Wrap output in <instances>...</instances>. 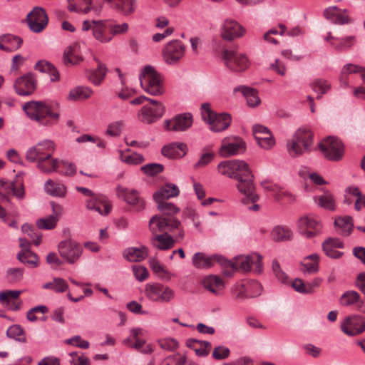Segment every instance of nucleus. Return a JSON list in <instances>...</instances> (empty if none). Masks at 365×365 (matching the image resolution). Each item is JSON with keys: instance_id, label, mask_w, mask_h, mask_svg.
<instances>
[{"instance_id": "obj_1", "label": "nucleus", "mask_w": 365, "mask_h": 365, "mask_svg": "<svg viewBox=\"0 0 365 365\" xmlns=\"http://www.w3.org/2000/svg\"><path fill=\"white\" fill-rule=\"evenodd\" d=\"M218 172L237 181V188L240 192L249 197L253 202L259 196L255 193L253 175L248 164L244 160H230L221 162L217 166Z\"/></svg>"}, {"instance_id": "obj_2", "label": "nucleus", "mask_w": 365, "mask_h": 365, "mask_svg": "<svg viewBox=\"0 0 365 365\" xmlns=\"http://www.w3.org/2000/svg\"><path fill=\"white\" fill-rule=\"evenodd\" d=\"M180 226V222L177 218L153 216L148 222L149 230L151 232L150 245L160 250L170 249L174 246L175 240L168 234V232H173Z\"/></svg>"}, {"instance_id": "obj_3", "label": "nucleus", "mask_w": 365, "mask_h": 365, "mask_svg": "<svg viewBox=\"0 0 365 365\" xmlns=\"http://www.w3.org/2000/svg\"><path fill=\"white\" fill-rule=\"evenodd\" d=\"M23 109L27 116L39 125L52 126L59 118V113L53 109L51 104L45 101H30L26 103Z\"/></svg>"}, {"instance_id": "obj_4", "label": "nucleus", "mask_w": 365, "mask_h": 365, "mask_svg": "<svg viewBox=\"0 0 365 365\" xmlns=\"http://www.w3.org/2000/svg\"><path fill=\"white\" fill-rule=\"evenodd\" d=\"M143 89L152 96H160L164 93L162 76L150 65L145 66L139 75Z\"/></svg>"}, {"instance_id": "obj_5", "label": "nucleus", "mask_w": 365, "mask_h": 365, "mask_svg": "<svg viewBox=\"0 0 365 365\" xmlns=\"http://www.w3.org/2000/svg\"><path fill=\"white\" fill-rule=\"evenodd\" d=\"M313 145V133L307 128H299L292 139L287 143V150L292 157H298L309 152Z\"/></svg>"}, {"instance_id": "obj_6", "label": "nucleus", "mask_w": 365, "mask_h": 365, "mask_svg": "<svg viewBox=\"0 0 365 365\" xmlns=\"http://www.w3.org/2000/svg\"><path fill=\"white\" fill-rule=\"evenodd\" d=\"M202 118L204 121L207 122L210 129L214 132H221L226 130L232 122L231 115L228 113L215 114L211 108L210 104L204 103L201 106Z\"/></svg>"}, {"instance_id": "obj_7", "label": "nucleus", "mask_w": 365, "mask_h": 365, "mask_svg": "<svg viewBox=\"0 0 365 365\" xmlns=\"http://www.w3.org/2000/svg\"><path fill=\"white\" fill-rule=\"evenodd\" d=\"M262 257L258 253H252L246 257H239L236 258L235 262L227 260L224 258L222 261V266L225 267H231L235 271H242L247 272L250 271L252 265H255V272L261 273L262 272Z\"/></svg>"}, {"instance_id": "obj_8", "label": "nucleus", "mask_w": 365, "mask_h": 365, "mask_svg": "<svg viewBox=\"0 0 365 365\" xmlns=\"http://www.w3.org/2000/svg\"><path fill=\"white\" fill-rule=\"evenodd\" d=\"M76 190L83 195L89 197L86 202V207L88 210H93L104 215H108L110 212L111 206L106 196L96 194L91 190L83 187H77Z\"/></svg>"}, {"instance_id": "obj_9", "label": "nucleus", "mask_w": 365, "mask_h": 365, "mask_svg": "<svg viewBox=\"0 0 365 365\" xmlns=\"http://www.w3.org/2000/svg\"><path fill=\"white\" fill-rule=\"evenodd\" d=\"M146 297L153 302L168 303L175 297V291L160 283L148 284L145 289Z\"/></svg>"}, {"instance_id": "obj_10", "label": "nucleus", "mask_w": 365, "mask_h": 365, "mask_svg": "<svg viewBox=\"0 0 365 365\" xmlns=\"http://www.w3.org/2000/svg\"><path fill=\"white\" fill-rule=\"evenodd\" d=\"M319 148L324 157L333 161H339L344 153V146L341 140L329 136L319 143Z\"/></svg>"}, {"instance_id": "obj_11", "label": "nucleus", "mask_w": 365, "mask_h": 365, "mask_svg": "<svg viewBox=\"0 0 365 365\" xmlns=\"http://www.w3.org/2000/svg\"><path fill=\"white\" fill-rule=\"evenodd\" d=\"M58 250L60 256L68 264L76 262L83 253V248L76 242L68 239L59 242Z\"/></svg>"}, {"instance_id": "obj_12", "label": "nucleus", "mask_w": 365, "mask_h": 365, "mask_svg": "<svg viewBox=\"0 0 365 365\" xmlns=\"http://www.w3.org/2000/svg\"><path fill=\"white\" fill-rule=\"evenodd\" d=\"M55 150L56 145L53 141L44 140L29 148L26 153L25 158L30 163L37 162L48 154L52 155Z\"/></svg>"}, {"instance_id": "obj_13", "label": "nucleus", "mask_w": 365, "mask_h": 365, "mask_svg": "<svg viewBox=\"0 0 365 365\" xmlns=\"http://www.w3.org/2000/svg\"><path fill=\"white\" fill-rule=\"evenodd\" d=\"M150 105L144 106L138 113V119L139 121L150 124L160 118L164 113V106L158 101L149 99Z\"/></svg>"}, {"instance_id": "obj_14", "label": "nucleus", "mask_w": 365, "mask_h": 365, "mask_svg": "<svg viewBox=\"0 0 365 365\" xmlns=\"http://www.w3.org/2000/svg\"><path fill=\"white\" fill-rule=\"evenodd\" d=\"M299 232L307 238H312L319 235L322 231L321 222L312 215H304L297 222Z\"/></svg>"}, {"instance_id": "obj_15", "label": "nucleus", "mask_w": 365, "mask_h": 365, "mask_svg": "<svg viewBox=\"0 0 365 365\" xmlns=\"http://www.w3.org/2000/svg\"><path fill=\"white\" fill-rule=\"evenodd\" d=\"M185 52V46L179 40L168 43L163 50L165 62L169 65L177 64L182 58Z\"/></svg>"}, {"instance_id": "obj_16", "label": "nucleus", "mask_w": 365, "mask_h": 365, "mask_svg": "<svg viewBox=\"0 0 365 365\" xmlns=\"http://www.w3.org/2000/svg\"><path fill=\"white\" fill-rule=\"evenodd\" d=\"M222 61L230 70L235 72L244 71L249 66L248 60L245 55L232 50L223 51Z\"/></svg>"}, {"instance_id": "obj_17", "label": "nucleus", "mask_w": 365, "mask_h": 365, "mask_svg": "<svg viewBox=\"0 0 365 365\" xmlns=\"http://www.w3.org/2000/svg\"><path fill=\"white\" fill-rule=\"evenodd\" d=\"M340 327L345 334L357 336L365 331V317L359 314L348 316L341 322Z\"/></svg>"}, {"instance_id": "obj_18", "label": "nucleus", "mask_w": 365, "mask_h": 365, "mask_svg": "<svg viewBox=\"0 0 365 365\" xmlns=\"http://www.w3.org/2000/svg\"><path fill=\"white\" fill-rule=\"evenodd\" d=\"M14 88L19 96L31 95L37 88L36 76L31 72L27 73L15 81Z\"/></svg>"}, {"instance_id": "obj_19", "label": "nucleus", "mask_w": 365, "mask_h": 365, "mask_svg": "<svg viewBox=\"0 0 365 365\" xmlns=\"http://www.w3.org/2000/svg\"><path fill=\"white\" fill-rule=\"evenodd\" d=\"M27 21L32 31L39 33L47 26L48 18L43 9L36 7L27 15Z\"/></svg>"}, {"instance_id": "obj_20", "label": "nucleus", "mask_w": 365, "mask_h": 365, "mask_svg": "<svg viewBox=\"0 0 365 365\" xmlns=\"http://www.w3.org/2000/svg\"><path fill=\"white\" fill-rule=\"evenodd\" d=\"M192 121V115L190 113H182L165 120L164 128L169 131H185L191 127Z\"/></svg>"}, {"instance_id": "obj_21", "label": "nucleus", "mask_w": 365, "mask_h": 365, "mask_svg": "<svg viewBox=\"0 0 365 365\" xmlns=\"http://www.w3.org/2000/svg\"><path fill=\"white\" fill-rule=\"evenodd\" d=\"M68 9L70 11L88 14L93 11L98 14L101 9V5L96 4L93 0H67Z\"/></svg>"}, {"instance_id": "obj_22", "label": "nucleus", "mask_w": 365, "mask_h": 365, "mask_svg": "<svg viewBox=\"0 0 365 365\" xmlns=\"http://www.w3.org/2000/svg\"><path fill=\"white\" fill-rule=\"evenodd\" d=\"M252 130L254 137L261 148L269 149L275 144V140L267 127L261 125H255Z\"/></svg>"}, {"instance_id": "obj_23", "label": "nucleus", "mask_w": 365, "mask_h": 365, "mask_svg": "<svg viewBox=\"0 0 365 365\" xmlns=\"http://www.w3.org/2000/svg\"><path fill=\"white\" fill-rule=\"evenodd\" d=\"M118 195L122 197L135 211L139 212L145 208V200L137 190L118 187Z\"/></svg>"}, {"instance_id": "obj_24", "label": "nucleus", "mask_w": 365, "mask_h": 365, "mask_svg": "<svg viewBox=\"0 0 365 365\" xmlns=\"http://www.w3.org/2000/svg\"><path fill=\"white\" fill-rule=\"evenodd\" d=\"M245 29L236 21L227 19L222 26V37L227 41H232L242 36Z\"/></svg>"}, {"instance_id": "obj_25", "label": "nucleus", "mask_w": 365, "mask_h": 365, "mask_svg": "<svg viewBox=\"0 0 365 365\" xmlns=\"http://www.w3.org/2000/svg\"><path fill=\"white\" fill-rule=\"evenodd\" d=\"M324 16L339 25L346 24L351 22L349 12L346 9H341L336 6H329L323 11Z\"/></svg>"}, {"instance_id": "obj_26", "label": "nucleus", "mask_w": 365, "mask_h": 365, "mask_svg": "<svg viewBox=\"0 0 365 365\" xmlns=\"http://www.w3.org/2000/svg\"><path fill=\"white\" fill-rule=\"evenodd\" d=\"M339 304L342 307L355 306L357 311L365 314V302L356 291L348 290L344 292L339 299Z\"/></svg>"}, {"instance_id": "obj_27", "label": "nucleus", "mask_w": 365, "mask_h": 365, "mask_svg": "<svg viewBox=\"0 0 365 365\" xmlns=\"http://www.w3.org/2000/svg\"><path fill=\"white\" fill-rule=\"evenodd\" d=\"M62 61L66 66L78 65L83 62V58L81 53L80 44L73 43L67 46L63 51Z\"/></svg>"}, {"instance_id": "obj_28", "label": "nucleus", "mask_w": 365, "mask_h": 365, "mask_svg": "<svg viewBox=\"0 0 365 365\" xmlns=\"http://www.w3.org/2000/svg\"><path fill=\"white\" fill-rule=\"evenodd\" d=\"M224 259L220 255H214L207 256L204 252H197L194 254L192 259V265L197 269H209L214 265L215 262H217L222 265V261Z\"/></svg>"}, {"instance_id": "obj_29", "label": "nucleus", "mask_w": 365, "mask_h": 365, "mask_svg": "<svg viewBox=\"0 0 365 365\" xmlns=\"http://www.w3.org/2000/svg\"><path fill=\"white\" fill-rule=\"evenodd\" d=\"M187 152V147L184 143H171L162 148L161 153L169 159L181 158Z\"/></svg>"}, {"instance_id": "obj_30", "label": "nucleus", "mask_w": 365, "mask_h": 365, "mask_svg": "<svg viewBox=\"0 0 365 365\" xmlns=\"http://www.w3.org/2000/svg\"><path fill=\"white\" fill-rule=\"evenodd\" d=\"M93 60L97 63L98 66L88 71V79L95 86H100L105 79L108 69L106 64L96 56H93Z\"/></svg>"}, {"instance_id": "obj_31", "label": "nucleus", "mask_w": 365, "mask_h": 365, "mask_svg": "<svg viewBox=\"0 0 365 365\" xmlns=\"http://www.w3.org/2000/svg\"><path fill=\"white\" fill-rule=\"evenodd\" d=\"M343 247V242L338 238L329 237L322 243V250L324 254L333 259H339L342 256L343 252L336 250V249Z\"/></svg>"}, {"instance_id": "obj_32", "label": "nucleus", "mask_w": 365, "mask_h": 365, "mask_svg": "<svg viewBox=\"0 0 365 365\" xmlns=\"http://www.w3.org/2000/svg\"><path fill=\"white\" fill-rule=\"evenodd\" d=\"M319 256L314 253L304 258L299 264V269L304 274H313L319 271Z\"/></svg>"}, {"instance_id": "obj_33", "label": "nucleus", "mask_w": 365, "mask_h": 365, "mask_svg": "<svg viewBox=\"0 0 365 365\" xmlns=\"http://www.w3.org/2000/svg\"><path fill=\"white\" fill-rule=\"evenodd\" d=\"M179 194L180 190L175 184L167 183L154 192L153 199L155 201L167 200L178 196Z\"/></svg>"}, {"instance_id": "obj_34", "label": "nucleus", "mask_w": 365, "mask_h": 365, "mask_svg": "<svg viewBox=\"0 0 365 365\" xmlns=\"http://www.w3.org/2000/svg\"><path fill=\"white\" fill-rule=\"evenodd\" d=\"M22 39L11 34L0 36V49L5 51H12L19 48L22 44Z\"/></svg>"}, {"instance_id": "obj_35", "label": "nucleus", "mask_w": 365, "mask_h": 365, "mask_svg": "<svg viewBox=\"0 0 365 365\" xmlns=\"http://www.w3.org/2000/svg\"><path fill=\"white\" fill-rule=\"evenodd\" d=\"M45 192L53 197H64L66 195V187L58 182H54L51 179H48L44 184Z\"/></svg>"}, {"instance_id": "obj_36", "label": "nucleus", "mask_w": 365, "mask_h": 365, "mask_svg": "<svg viewBox=\"0 0 365 365\" xmlns=\"http://www.w3.org/2000/svg\"><path fill=\"white\" fill-rule=\"evenodd\" d=\"M203 287L215 294H220L224 289L222 280L216 275H210L202 280Z\"/></svg>"}, {"instance_id": "obj_37", "label": "nucleus", "mask_w": 365, "mask_h": 365, "mask_svg": "<svg viewBox=\"0 0 365 365\" xmlns=\"http://www.w3.org/2000/svg\"><path fill=\"white\" fill-rule=\"evenodd\" d=\"M245 150V145L242 141L223 143L219 153L222 157H229L239 154Z\"/></svg>"}, {"instance_id": "obj_38", "label": "nucleus", "mask_w": 365, "mask_h": 365, "mask_svg": "<svg viewBox=\"0 0 365 365\" xmlns=\"http://www.w3.org/2000/svg\"><path fill=\"white\" fill-rule=\"evenodd\" d=\"M314 201L318 206L325 210L334 211L336 209L335 198L328 190L324 191L322 195L314 196Z\"/></svg>"}, {"instance_id": "obj_39", "label": "nucleus", "mask_w": 365, "mask_h": 365, "mask_svg": "<svg viewBox=\"0 0 365 365\" xmlns=\"http://www.w3.org/2000/svg\"><path fill=\"white\" fill-rule=\"evenodd\" d=\"M123 255L130 262H140L148 255V249L145 246L140 248L130 247L124 251Z\"/></svg>"}, {"instance_id": "obj_40", "label": "nucleus", "mask_w": 365, "mask_h": 365, "mask_svg": "<svg viewBox=\"0 0 365 365\" xmlns=\"http://www.w3.org/2000/svg\"><path fill=\"white\" fill-rule=\"evenodd\" d=\"M48 154L43 159L37 161V168L43 173H51L60 168V161L58 159L51 158Z\"/></svg>"}, {"instance_id": "obj_41", "label": "nucleus", "mask_w": 365, "mask_h": 365, "mask_svg": "<svg viewBox=\"0 0 365 365\" xmlns=\"http://www.w3.org/2000/svg\"><path fill=\"white\" fill-rule=\"evenodd\" d=\"M157 203V208L162 212V215H155V216L164 218H176L173 215L180 212V208L173 203L166 202V200L155 201Z\"/></svg>"}, {"instance_id": "obj_42", "label": "nucleus", "mask_w": 365, "mask_h": 365, "mask_svg": "<svg viewBox=\"0 0 365 365\" xmlns=\"http://www.w3.org/2000/svg\"><path fill=\"white\" fill-rule=\"evenodd\" d=\"M111 3V6L125 15L134 12L136 7L135 0H105Z\"/></svg>"}, {"instance_id": "obj_43", "label": "nucleus", "mask_w": 365, "mask_h": 365, "mask_svg": "<svg viewBox=\"0 0 365 365\" xmlns=\"http://www.w3.org/2000/svg\"><path fill=\"white\" fill-rule=\"evenodd\" d=\"M93 91L88 86H77L69 91L68 98L71 101H83L90 98Z\"/></svg>"}, {"instance_id": "obj_44", "label": "nucleus", "mask_w": 365, "mask_h": 365, "mask_svg": "<svg viewBox=\"0 0 365 365\" xmlns=\"http://www.w3.org/2000/svg\"><path fill=\"white\" fill-rule=\"evenodd\" d=\"M240 91L243 96L246 98L249 106L255 107L260 103V99L258 96L257 91L252 88L242 86L235 88L234 91Z\"/></svg>"}, {"instance_id": "obj_45", "label": "nucleus", "mask_w": 365, "mask_h": 365, "mask_svg": "<svg viewBox=\"0 0 365 365\" xmlns=\"http://www.w3.org/2000/svg\"><path fill=\"white\" fill-rule=\"evenodd\" d=\"M271 235L274 241L282 242L292 240L293 233L289 228L278 225L274 227Z\"/></svg>"}, {"instance_id": "obj_46", "label": "nucleus", "mask_w": 365, "mask_h": 365, "mask_svg": "<svg viewBox=\"0 0 365 365\" xmlns=\"http://www.w3.org/2000/svg\"><path fill=\"white\" fill-rule=\"evenodd\" d=\"M334 225L339 228L341 235L348 236L353 228L352 217L350 216L338 217L335 220Z\"/></svg>"}, {"instance_id": "obj_47", "label": "nucleus", "mask_w": 365, "mask_h": 365, "mask_svg": "<svg viewBox=\"0 0 365 365\" xmlns=\"http://www.w3.org/2000/svg\"><path fill=\"white\" fill-rule=\"evenodd\" d=\"M93 24L92 27L93 35L94 38L101 43H107L110 41V37H106L105 35L106 26L103 21H92Z\"/></svg>"}, {"instance_id": "obj_48", "label": "nucleus", "mask_w": 365, "mask_h": 365, "mask_svg": "<svg viewBox=\"0 0 365 365\" xmlns=\"http://www.w3.org/2000/svg\"><path fill=\"white\" fill-rule=\"evenodd\" d=\"M310 87L314 92L318 93L317 99L319 100L322 98L324 93H327L328 91L330 90L331 85L327 80L323 78H318L314 80L310 83Z\"/></svg>"}, {"instance_id": "obj_49", "label": "nucleus", "mask_w": 365, "mask_h": 365, "mask_svg": "<svg viewBox=\"0 0 365 365\" xmlns=\"http://www.w3.org/2000/svg\"><path fill=\"white\" fill-rule=\"evenodd\" d=\"M43 289H51L56 293H62L66 292L68 288L67 282L63 278L56 277L52 282L44 284Z\"/></svg>"}, {"instance_id": "obj_50", "label": "nucleus", "mask_w": 365, "mask_h": 365, "mask_svg": "<svg viewBox=\"0 0 365 365\" xmlns=\"http://www.w3.org/2000/svg\"><path fill=\"white\" fill-rule=\"evenodd\" d=\"M17 259L21 262L31 265L33 267H36L38 266L39 258L38 255L31 251V250H28V252L20 251L17 254Z\"/></svg>"}, {"instance_id": "obj_51", "label": "nucleus", "mask_w": 365, "mask_h": 365, "mask_svg": "<svg viewBox=\"0 0 365 365\" xmlns=\"http://www.w3.org/2000/svg\"><path fill=\"white\" fill-rule=\"evenodd\" d=\"M149 266L154 273L162 279H170L171 274L154 257L149 259Z\"/></svg>"}, {"instance_id": "obj_52", "label": "nucleus", "mask_w": 365, "mask_h": 365, "mask_svg": "<svg viewBox=\"0 0 365 365\" xmlns=\"http://www.w3.org/2000/svg\"><path fill=\"white\" fill-rule=\"evenodd\" d=\"M355 36H349L341 39L337 38L336 42H331L330 43L335 50L341 52L350 48L355 43Z\"/></svg>"}, {"instance_id": "obj_53", "label": "nucleus", "mask_w": 365, "mask_h": 365, "mask_svg": "<svg viewBox=\"0 0 365 365\" xmlns=\"http://www.w3.org/2000/svg\"><path fill=\"white\" fill-rule=\"evenodd\" d=\"M361 71H363L362 66L353 64V63H347L344 66L340 76H339V80L341 82V83L344 84V87H348L349 83L346 81V78L345 77L346 73H359Z\"/></svg>"}, {"instance_id": "obj_54", "label": "nucleus", "mask_w": 365, "mask_h": 365, "mask_svg": "<svg viewBox=\"0 0 365 365\" xmlns=\"http://www.w3.org/2000/svg\"><path fill=\"white\" fill-rule=\"evenodd\" d=\"M6 335L8 337L21 342H25L26 341L24 331L19 324L11 326L6 331Z\"/></svg>"}, {"instance_id": "obj_55", "label": "nucleus", "mask_w": 365, "mask_h": 365, "mask_svg": "<svg viewBox=\"0 0 365 365\" xmlns=\"http://www.w3.org/2000/svg\"><path fill=\"white\" fill-rule=\"evenodd\" d=\"M24 272L21 268H9L6 272V280L10 284L18 283L22 280Z\"/></svg>"}, {"instance_id": "obj_56", "label": "nucleus", "mask_w": 365, "mask_h": 365, "mask_svg": "<svg viewBox=\"0 0 365 365\" xmlns=\"http://www.w3.org/2000/svg\"><path fill=\"white\" fill-rule=\"evenodd\" d=\"M21 292L19 290H6L0 292V302L9 305L14 299H18Z\"/></svg>"}, {"instance_id": "obj_57", "label": "nucleus", "mask_w": 365, "mask_h": 365, "mask_svg": "<svg viewBox=\"0 0 365 365\" xmlns=\"http://www.w3.org/2000/svg\"><path fill=\"white\" fill-rule=\"evenodd\" d=\"M164 170V167L160 163H150L141 167V170L148 176H155Z\"/></svg>"}, {"instance_id": "obj_58", "label": "nucleus", "mask_w": 365, "mask_h": 365, "mask_svg": "<svg viewBox=\"0 0 365 365\" xmlns=\"http://www.w3.org/2000/svg\"><path fill=\"white\" fill-rule=\"evenodd\" d=\"M58 221L56 217L49 215L47 217L39 219L36 225L40 229L51 230L56 226Z\"/></svg>"}, {"instance_id": "obj_59", "label": "nucleus", "mask_w": 365, "mask_h": 365, "mask_svg": "<svg viewBox=\"0 0 365 365\" xmlns=\"http://www.w3.org/2000/svg\"><path fill=\"white\" fill-rule=\"evenodd\" d=\"M21 230L23 232L26 233L29 235L36 245H40L41 242V235L38 232L35 231L31 225L24 224L21 227Z\"/></svg>"}, {"instance_id": "obj_60", "label": "nucleus", "mask_w": 365, "mask_h": 365, "mask_svg": "<svg viewBox=\"0 0 365 365\" xmlns=\"http://www.w3.org/2000/svg\"><path fill=\"white\" fill-rule=\"evenodd\" d=\"M120 159L123 162L129 165H139L144 162V157L137 153H133L131 155H124L120 152Z\"/></svg>"}, {"instance_id": "obj_61", "label": "nucleus", "mask_w": 365, "mask_h": 365, "mask_svg": "<svg viewBox=\"0 0 365 365\" xmlns=\"http://www.w3.org/2000/svg\"><path fill=\"white\" fill-rule=\"evenodd\" d=\"M246 286L250 298L256 297L261 294L262 287L257 281H249Z\"/></svg>"}, {"instance_id": "obj_62", "label": "nucleus", "mask_w": 365, "mask_h": 365, "mask_svg": "<svg viewBox=\"0 0 365 365\" xmlns=\"http://www.w3.org/2000/svg\"><path fill=\"white\" fill-rule=\"evenodd\" d=\"M230 351L224 346H218L214 348L212 356L215 360H223L229 357Z\"/></svg>"}, {"instance_id": "obj_63", "label": "nucleus", "mask_w": 365, "mask_h": 365, "mask_svg": "<svg viewBox=\"0 0 365 365\" xmlns=\"http://www.w3.org/2000/svg\"><path fill=\"white\" fill-rule=\"evenodd\" d=\"M215 153L212 152H205L200 156L198 161L195 164L194 168L199 169L208 165L214 158Z\"/></svg>"}, {"instance_id": "obj_64", "label": "nucleus", "mask_w": 365, "mask_h": 365, "mask_svg": "<svg viewBox=\"0 0 365 365\" xmlns=\"http://www.w3.org/2000/svg\"><path fill=\"white\" fill-rule=\"evenodd\" d=\"M186 363L185 356L177 353L170 355L165 359V365H185Z\"/></svg>"}]
</instances>
